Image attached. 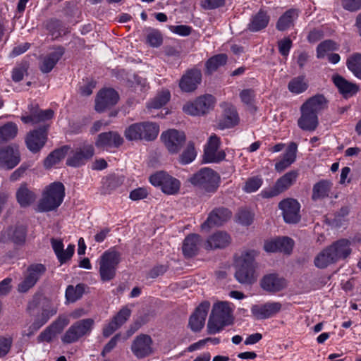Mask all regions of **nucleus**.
<instances>
[{
    "instance_id": "1",
    "label": "nucleus",
    "mask_w": 361,
    "mask_h": 361,
    "mask_svg": "<svg viewBox=\"0 0 361 361\" xmlns=\"http://www.w3.org/2000/svg\"><path fill=\"white\" fill-rule=\"evenodd\" d=\"M351 244V241L345 238L333 242L315 257L314 265L319 269H324L341 260H345L352 252Z\"/></svg>"
},
{
    "instance_id": "2",
    "label": "nucleus",
    "mask_w": 361,
    "mask_h": 361,
    "mask_svg": "<svg viewBox=\"0 0 361 361\" xmlns=\"http://www.w3.org/2000/svg\"><path fill=\"white\" fill-rule=\"evenodd\" d=\"M233 323L232 310L228 302L214 303L207 322V333L215 334Z\"/></svg>"
},
{
    "instance_id": "3",
    "label": "nucleus",
    "mask_w": 361,
    "mask_h": 361,
    "mask_svg": "<svg viewBox=\"0 0 361 361\" xmlns=\"http://www.w3.org/2000/svg\"><path fill=\"white\" fill-rule=\"evenodd\" d=\"M257 252L251 250L243 252L236 261V271L235 277L243 284H252L257 278L255 275L256 263L255 257Z\"/></svg>"
},
{
    "instance_id": "4",
    "label": "nucleus",
    "mask_w": 361,
    "mask_h": 361,
    "mask_svg": "<svg viewBox=\"0 0 361 361\" xmlns=\"http://www.w3.org/2000/svg\"><path fill=\"white\" fill-rule=\"evenodd\" d=\"M65 188L60 182L50 184L43 192L42 197L38 204V211L49 212L57 209L63 200Z\"/></svg>"
},
{
    "instance_id": "5",
    "label": "nucleus",
    "mask_w": 361,
    "mask_h": 361,
    "mask_svg": "<svg viewBox=\"0 0 361 361\" xmlns=\"http://www.w3.org/2000/svg\"><path fill=\"white\" fill-rule=\"evenodd\" d=\"M219 176L214 170L203 168L193 174L188 180L193 185L206 192H214L219 187Z\"/></svg>"
},
{
    "instance_id": "6",
    "label": "nucleus",
    "mask_w": 361,
    "mask_h": 361,
    "mask_svg": "<svg viewBox=\"0 0 361 361\" xmlns=\"http://www.w3.org/2000/svg\"><path fill=\"white\" fill-rule=\"evenodd\" d=\"M120 262L121 254L116 250H107L102 254L99 260V275L102 281H109L114 279Z\"/></svg>"
},
{
    "instance_id": "7",
    "label": "nucleus",
    "mask_w": 361,
    "mask_h": 361,
    "mask_svg": "<svg viewBox=\"0 0 361 361\" xmlns=\"http://www.w3.org/2000/svg\"><path fill=\"white\" fill-rule=\"evenodd\" d=\"M91 318L83 319L73 324L61 337L63 343L69 344L77 342L80 338L89 334L94 325Z\"/></svg>"
},
{
    "instance_id": "8",
    "label": "nucleus",
    "mask_w": 361,
    "mask_h": 361,
    "mask_svg": "<svg viewBox=\"0 0 361 361\" xmlns=\"http://www.w3.org/2000/svg\"><path fill=\"white\" fill-rule=\"evenodd\" d=\"M46 271V267L42 264H32L28 266L23 273V281L18 285V291L27 293L35 286Z\"/></svg>"
},
{
    "instance_id": "9",
    "label": "nucleus",
    "mask_w": 361,
    "mask_h": 361,
    "mask_svg": "<svg viewBox=\"0 0 361 361\" xmlns=\"http://www.w3.org/2000/svg\"><path fill=\"white\" fill-rule=\"evenodd\" d=\"M130 349L137 359H144L154 353V341L149 335L140 334L133 341Z\"/></svg>"
},
{
    "instance_id": "10",
    "label": "nucleus",
    "mask_w": 361,
    "mask_h": 361,
    "mask_svg": "<svg viewBox=\"0 0 361 361\" xmlns=\"http://www.w3.org/2000/svg\"><path fill=\"white\" fill-rule=\"evenodd\" d=\"M149 180L152 185L160 186L161 190L167 195L176 194L180 189V181L164 171L152 175Z\"/></svg>"
},
{
    "instance_id": "11",
    "label": "nucleus",
    "mask_w": 361,
    "mask_h": 361,
    "mask_svg": "<svg viewBox=\"0 0 361 361\" xmlns=\"http://www.w3.org/2000/svg\"><path fill=\"white\" fill-rule=\"evenodd\" d=\"M214 97L211 94H205L198 97L195 101L185 104L183 110L192 116L203 115L214 107Z\"/></svg>"
},
{
    "instance_id": "12",
    "label": "nucleus",
    "mask_w": 361,
    "mask_h": 361,
    "mask_svg": "<svg viewBox=\"0 0 361 361\" xmlns=\"http://www.w3.org/2000/svg\"><path fill=\"white\" fill-rule=\"evenodd\" d=\"M298 176V171H290L279 178L275 185L270 189L262 192V196L270 198L283 192L293 185Z\"/></svg>"
},
{
    "instance_id": "13",
    "label": "nucleus",
    "mask_w": 361,
    "mask_h": 361,
    "mask_svg": "<svg viewBox=\"0 0 361 361\" xmlns=\"http://www.w3.org/2000/svg\"><path fill=\"white\" fill-rule=\"evenodd\" d=\"M161 138L166 149L171 154L179 152L186 141L184 132L176 129H170L162 133Z\"/></svg>"
},
{
    "instance_id": "14",
    "label": "nucleus",
    "mask_w": 361,
    "mask_h": 361,
    "mask_svg": "<svg viewBox=\"0 0 361 361\" xmlns=\"http://www.w3.org/2000/svg\"><path fill=\"white\" fill-rule=\"evenodd\" d=\"M119 99L118 92L112 88L101 90L95 99V110L102 113L116 105Z\"/></svg>"
},
{
    "instance_id": "15",
    "label": "nucleus",
    "mask_w": 361,
    "mask_h": 361,
    "mask_svg": "<svg viewBox=\"0 0 361 361\" xmlns=\"http://www.w3.org/2000/svg\"><path fill=\"white\" fill-rule=\"evenodd\" d=\"M209 308L210 302L204 300L195 309L188 322V326L192 331L199 332L203 329Z\"/></svg>"
},
{
    "instance_id": "16",
    "label": "nucleus",
    "mask_w": 361,
    "mask_h": 361,
    "mask_svg": "<svg viewBox=\"0 0 361 361\" xmlns=\"http://www.w3.org/2000/svg\"><path fill=\"white\" fill-rule=\"evenodd\" d=\"M48 128L49 126H43L27 135L25 142L31 152L36 153L44 147L47 140Z\"/></svg>"
},
{
    "instance_id": "17",
    "label": "nucleus",
    "mask_w": 361,
    "mask_h": 361,
    "mask_svg": "<svg viewBox=\"0 0 361 361\" xmlns=\"http://www.w3.org/2000/svg\"><path fill=\"white\" fill-rule=\"evenodd\" d=\"M279 207L283 212V216L286 223L295 224L300 221V206L296 200L285 199L279 202Z\"/></svg>"
},
{
    "instance_id": "18",
    "label": "nucleus",
    "mask_w": 361,
    "mask_h": 361,
    "mask_svg": "<svg viewBox=\"0 0 361 361\" xmlns=\"http://www.w3.org/2000/svg\"><path fill=\"white\" fill-rule=\"evenodd\" d=\"M232 216V212L226 207L214 209L209 214L207 220L202 224V229H209L214 226H220L228 221Z\"/></svg>"
},
{
    "instance_id": "19",
    "label": "nucleus",
    "mask_w": 361,
    "mask_h": 361,
    "mask_svg": "<svg viewBox=\"0 0 361 361\" xmlns=\"http://www.w3.org/2000/svg\"><path fill=\"white\" fill-rule=\"evenodd\" d=\"M282 308L281 303L279 302H266L261 305H255L251 307L252 316L256 319H266L274 317Z\"/></svg>"
},
{
    "instance_id": "20",
    "label": "nucleus",
    "mask_w": 361,
    "mask_h": 361,
    "mask_svg": "<svg viewBox=\"0 0 361 361\" xmlns=\"http://www.w3.org/2000/svg\"><path fill=\"white\" fill-rule=\"evenodd\" d=\"M94 155V147L85 145L71 152L66 160V164L72 167H79L86 163Z\"/></svg>"
},
{
    "instance_id": "21",
    "label": "nucleus",
    "mask_w": 361,
    "mask_h": 361,
    "mask_svg": "<svg viewBox=\"0 0 361 361\" xmlns=\"http://www.w3.org/2000/svg\"><path fill=\"white\" fill-rule=\"evenodd\" d=\"M20 161V153L16 147L6 146L0 149V167L10 170Z\"/></svg>"
},
{
    "instance_id": "22",
    "label": "nucleus",
    "mask_w": 361,
    "mask_h": 361,
    "mask_svg": "<svg viewBox=\"0 0 361 361\" xmlns=\"http://www.w3.org/2000/svg\"><path fill=\"white\" fill-rule=\"evenodd\" d=\"M202 81V73L197 68H192L185 73L180 80V88L186 92L195 90Z\"/></svg>"
},
{
    "instance_id": "23",
    "label": "nucleus",
    "mask_w": 361,
    "mask_h": 361,
    "mask_svg": "<svg viewBox=\"0 0 361 361\" xmlns=\"http://www.w3.org/2000/svg\"><path fill=\"white\" fill-rule=\"evenodd\" d=\"M64 54V49L59 47L47 55L40 58L39 70L43 73H48L52 71L56 64Z\"/></svg>"
},
{
    "instance_id": "24",
    "label": "nucleus",
    "mask_w": 361,
    "mask_h": 361,
    "mask_svg": "<svg viewBox=\"0 0 361 361\" xmlns=\"http://www.w3.org/2000/svg\"><path fill=\"white\" fill-rule=\"evenodd\" d=\"M260 285L263 290L270 293H276L286 288V281L276 274H269L262 278Z\"/></svg>"
},
{
    "instance_id": "25",
    "label": "nucleus",
    "mask_w": 361,
    "mask_h": 361,
    "mask_svg": "<svg viewBox=\"0 0 361 361\" xmlns=\"http://www.w3.org/2000/svg\"><path fill=\"white\" fill-rule=\"evenodd\" d=\"M230 243V235L226 232L218 231L203 243V247L207 250L222 249L227 247Z\"/></svg>"
},
{
    "instance_id": "26",
    "label": "nucleus",
    "mask_w": 361,
    "mask_h": 361,
    "mask_svg": "<svg viewBox=\"0 0 361 361\" xmlns=\"http://www.w3.org/2000/svg\"><path fill=\"white\" fill-rule=\"evenodd\" d=\"M27 234V228L23 225H16L5 231L0 238L1 242L6 243L10 240L15 244L21 245L24 243Z\"/></svg>"
},
{
    "instance_id": "27",
    "label": "nucleus",
    "mask_w": 361,
    "mask_h": 361,
    "mask_svg": "<svg viewBox=\"0 0 361 361\" xmlns=\"http://www.w3.org/2000/svg\"><path fill=\"white\" fill-rule=\"evenodd\" d=\"M123 142V137L116 131L100 133L95 145L97 147H118Z\"/></svg>"
},
{
    "instance_id": "28",
    "label": "nucleus",
    "mask_w": 361,
    "mask_h": 361,
    "mask_svg": "<svg viewBox=\"0 0 361 361\" xmlns=\"http://www.w3.org/2000/svg\"><path fill=\"white\" fill-rule=\"evenodd\" d=\"M332 81L344 98L352 97L359 91L358 85L349 82L338 74L332 76Z\"/></svg>"
},
{
    "instance_id": "29",
    "label": "nucleus",
    "mask_w": 361,
    "mask_h": 361,
    "mask_svg": "<svg viewBox=\"0 0 361 361\" xmlns=\"http://www.w3.org/2000/svg\"><path fill=\"white\" fill-rule=\"evenodd\" d=\"M202 240L198 234L188 235L183 244V252L186 257H192L196 255L201 246L203 247Z\"/></svg>"
},
{
    "instance_id": "30",
    "label": "nucleus",
    "mask_w": 361,
    "mask_h": 361,
    "mask_svg": "<svg viewBox=\"0 0 361 361\" xmlns=\"http://www.w3.org/2000/svg\"><path fill=\"white\" fill-rule=\"evenodd\" d=\"M301 116L298 121V126L306 131L314 130L319 124L317 115L307 109L300 107Z\"/></svg>"
},
{
    "instance_id": "31",
    "label": "nucleus",
    "mask_w": 361,
    "mask_h": 361,
    "mask_svg": "<svg viewBox=\"0 0 361 361\" xmlns=\"http://www.w3.org/2000/svg\"><path fill=\"white\" fill-rule=\"evenodd\" d=\"M16 197L18 203L21 207H27L35 202L36 200L35 193L28 188L26 183L20 184L18 188Z\"/></svg>"
},
{
    "instance_id": "32",
    "label": "nucleus",
    "mask_w": 361,
    "mask_h": 361,
    "mask_svg": "<svg viewBox=\"0 0 361 361\" xmlns=\"http://www.w3.org/2000/svg\"><path fill=\"white\" fill-rule=\"evenodd\" d=\"M298 145L295 142H290L283 154V159L275 164V169L282 172L289 167L296 159Z\"/></svg>"
},
{
    "instance_id": "33",
    "label": "nucleus",
    "mask_w": 361,
    "mask_h": 361,
    "mask_svg": "<svg viewBox=\"0 0 361 361\" xmlns=\"http://www.w3.org/2000/svg\"><path fill=\"white\" fill-rule=\"evenodd\" d=\"M328 101L323 94H317L308 99L302 106L310 111L318 114L327 107Z\"/></svg>"
},
{
    "instance_id": "34",
    "label": "nucleus",
    "mask_w": 361,
    "mask_h": 361,
    "mask_svg": "<svg viewBox=\"0 0 361 361\" xmlns=\"http://www.w3.org/2000/svg\"><path fill=\"white\" fill-rule=\"evenodd\" d=\"M238 122L239 117L236 109L230 106L224 109L223 118L220 120L219 126L221 128H229L236 126Z\"/></svg>"
},
{
    "instance_id": "35",
    "label": "nucleus",
    "mask_w": 361,
    "mask_h": 361,
    "mask_svg": "<svg viewBox=\"0 0 361 361\" xmlns=\"http://www.w3.org/2000/svg\"><path fill=\"white\" fill-rule=\"evenodd\" d=\"M298 17V12L295 9L286 11L278 20L276 29L279 31H285L294 25V20Z\"/></svg>"
},
{
    "instance_id": "36",
    "label": "nucleus",
    "mask_w": 361,
    "mask_h": 361,
    "mask_svg": "<svg viewBox=\"0 0 361 361\" xmlns=\"http://www.w3.org/2000/svg\"><path fill=\"white\" fill-rule=\"evenodd\" d=\"M70 147L64 145L60 148L56 149L51 152L44 161V166L46 169H49L52 166L58 164L68 154Z\"/></svg>"
},
{
    "instance_id": "37",
    "label": "nucleus",
    "mask_w": 361,
    "mask_h": 361,
    "mask_svg": "<svg viewBox=\"0 0 361 361\" xmlns=\"http://www.w3.org/2000/svg\"><path fill=\"white\" fill-rule=\"evenodd\" d=\"M269 21V16L267 15V12L260 10L252 17L248 25V28L252 32L259 31L267 26Z\"/></svg>"
},
{
    "instance_id": "38",
    "label": "nucleus",
    "mask_w": 361,
    "mask_h": 361,
    "mask_svg": "<svg viewBox=\"0 0 361 361\" xmlns=\"http://www.w3.org/2000/svg\"><path fill=\"white\" fill-rule=\"evenodd\" d=\"M85 285L83 283H78L76 286L69 285L66 290V300L67 303H73L80 300L84 292Z\"/></svg>"
},
{
    "instance_id": "39",
    "label": "nucleus",
    "mask_w": 361,
    "mask_h": 361,
    "mask_svg": "<svg viewBox=\"0 0 361 361\" xmlns=\"http://www.w3.org/2000/svg\"><path fill=\"white\" fill-rule=\"evenodd\" d=\"M46 28L54 38H57L61 35H66L69 32L68 28L57 19H50L48 20L46 23Z\"/></svg>"
},
{
    "instance_id": "40",
    "label": "nucleus",
    "mask_w": 361,
    "mask_h": 361,
    "mask_svg": "<svg viewBox=\"0 0 361 361\" xmlns=\"http://www.w3.org/2000/svg\"><path fill=\"white\" fill-rule=\"evenodd\" d=\"M227 61V56L224 54H220L211 57L205 64V73L211 75L217 70L220 66L226 64Z\"/></svg>"
},
{
    "instance_id": "41",
    "label": "nucleus",
    "mask_w": 361,
    "mask_h": 361,
    "mask_svg": "<svg viewBox=\"0 0 361 361\" xmlns=\"http://www.w3.org/2000/svg\"><path fill=\"white\" fill-rule=\"evenodd\" d=\"M331 189V183L327 180H321L317 183L312 189V198L313 200L323 199L329 195Z\"/></svg>"
},
{
    "instance_id": "42",
    "label": "nucleus",
    "mask_w": 361,
    "mask_h": 361,
    "mask_svg": "<svg viewBox=\"0 0 361 361\" xmlns=\"http://www.w3.org/2000/svg\"><path fill=\"white\" fill-rule=\"evenodd\" d=\"M143 129H142V140L147 141L154 140L158 135L159 128V126L152 122L141 123Z\"/></svg>"
},
{
    "instance_id": "43",
    "label": "nucleus",
    "mask_w": 361,
    "mask_h": 361,
    "mask_svg": "<svg viewBox=\"0 0 361 361\" xmlns=\"http://www.w3.org/2000/svg\"><path fill=\"white\" fill-rule=\"evenodd\" d=\"M346 65L353 75L361 80V54L354 53L350 56L347 59Z\"/></svg>"
},
{
    "instance_id": "44",
    "label": "nucleus",
    "mask_w": 361,
    "mask_h": 361,
    "mask_svg": "<svg viewBox=\"0 0 361 361\" xmlns=\"http://www.w3.org/2000/svg\"><path fill=\"white\" fill-rule=\"evenodd\" d=\"M17 133V126L13 122H8L0 128V144L14 138Z\"/></svg>"
},
{
    "instance_id": "45",
    "label": "nucleus",
    "mask_w": 361,
    "mask_h": 361,
    "mask_svg": "<svg viewBox=\"0 0 361 361\" xmlns=\"http://www.w3.org/2000/svg\"><path fill=\"white\" fill-rule=\"evenodd\" d=\"M308 87L304 76H298L293 78L288 85L290 92L294 94H300L305 92Z\"/></svg>"
},
{
    "instance_id": "46",
    "label": "nucleus",
    "mask_w": 361,
    "mask_h": 361,
    "mask_svg": "<svg viewBox=\"0 0 361 361\" xmlns=\"http://www.w3.org/2000/svg\"><path fill=\"white\" fill-rule=\"evenodd\" d=\"M226 153L224 150L204 149L203 160L207 163H219L225 159Z\"/></svg>"
},
{
    "instance_id": "47",
    "label": "nucleus",
    "mask_w": 361,
    "mask_h": 361,
    "mask_svg": "<svg viewBox=\"0 0 361 361\" xmlns=\"http://www.w3.org/2000/svg\"><path fill=\"white\" fill-rule=\"evenodd\" d=\"M142 129L143 128L141 126V123L132 124L126 129L124 135L130 141L142 140Z\"/></svg>"
},
{
    "instance_id": "48",
    "label": "nucleus",
    "mask_w": 361,
    "mask_h": 361,
    "mask_svg": "<svg viewBox=\"0 0 361 361\" xmlns=\"http://www.w3.org/2000/svg\"><path fill=\"white\" fill-rule=\"evenodd\" d=\"M32 106V116L35 118V123L45 121L47 120H49L52 118L54 116V111L51 109L47 110H41L39 109L38 106Z\"/></svg>"
},
{
    "instance_id": "49",
    "label": "nucleus",
    "mask_w": 361,
    "mask_h": 361,
    "mask_svg": "<svg viewBox=\"0 0 361 361\" xmlns=\"http://www.w3.org/2000/svg\"><path fill=\"white\" fill-rule=\"evenodd\" d=\"M170 99V92L168 90H164L159 92L153 100H152L147 105L149 108L159 109L165 105Z\"/></svg>"
},
{
    "instance_id": "50",
    "label": "nucleus",
    "mask_w": 361,
    "mask_h": 361,
    "mask_svg": "<svg viewBox=\"0 0 361 361\" xmlns=\"http://www.w3.org/2000/svg\"><path fill=\"white\" fill-rule=\"evenodd\" d=\"M337 49V44L335 42L331 39L325 40L317 46V56L319 59L324 58L327 52L336 50Z\"/></svg>"
},
{
    "instance_id": "51",
    "label": "nucleus",
    "mask_w": 361,
    "mask_h": 361,
    "mask_svg": "<svg viewBox=\"0 0 361 361\" xmlns=\"http://www.w3.org/2000/svg\"><path fill=\"white\" fill-rule=\"evenodd\" d=\"M196 157V151L193 142H188L187 147L180 155V161L183 164L192 162Z\"/></svg>"
},
{
    "instance_id": "52",
    "label": "nucleus",
    "mask_w": 361,
    "mask_h": 361,
    "mask_svg": "<svg viewBox=\"0 0 361 361\" xmlns=\"http://www.w3.org/2000/svg\"><path fill=\"white\" fill-rule=\"evenodd\" d=\"M49 319V316L47 310H43L42 314L35 319V322L31 324L29 327V334H27L28 336L32 335L35 332L39 330L41 326H42L44 324L47 322Z\"/></svg>"
},
{
    "instance_id": "53",
    "label": "nucleus",
    "mask_w": 361,
    "mask_h": 361,
    "mask_svg": "<svg viewBox=\"0 0 361 361\" xmlns=\"http://www.w3.org/2000/svg\"><path fill=\"white\" fill-rule=\"evenodd\" d=\"M68 324L69 319L66 316H59L49 327L56 335L60 334Z\"/></svg>"
},
{
    "instance_id": "54",
    "label": "nucleus",
    "mask_w": 361,
    "mask_h": 361,
    "mask_svg": "<svg viewBox=\"0 0 361 361\" xmlns=\"http://www.w3.org/2000/svg\"><path fill=\"white\" fill-rule=\"evenodd\" d=\"M131 310L127 307H123L112 318V320L121 327L129 319Z\"/></svg>"
},
{
    "instance_id": "55",
    "label": "nucleus",
    "mask_w": 361,
    "mask_h": 361,
    "mask_svg": "<svg viewBox=\"0 0 361 361\" xmlns=\"http://www.w3.org/2000/svg\"><path fill=\"white\" fill-rule=\"evenodd\" d=\"M29 65L27 62L21 63L18 67L13 68L12 79L14 82H20L23 80L24 74L27 73Z\"/></svg>"
},
{
    "instance_id": "56",
    "label": "nucleus",
    "mask_w": 361,
    "mask_h": 361,
    "mask_svg": "<svg viewBox=\"0 0 361 361\" xmlns=\"http://www.w3.org/2000/svg\"><path fill=\"white\" fill-rule=\"evenodd\" d=\"M241 102L247 105L252 106L255 102V93L252 89H245L240 92Z\"/></svg>"
},
{
    "instance_id": "57",
    "label": "nucleus",
    "mask_w": 361,
    "mask_h": 361,
    "mask_svg": "<svg viewBox=\"0 0 361 361\" xmlns=\"http://www.w3.org/2000/svg\"><path fill=\"white\" fill-rule=\"evenodd\" d=\"M12 343L11 337L0 336V357L6 356L9 353Z\"/></svg>"
},
{
    "instance_id": "58",
    "label": "nucleus",
    "mask_w": 361,
    "mask_h": 361,
    "mask_svg": "<svg viewBox=\"0 0 361 361\" xmlns=\"http://www.w3.org/2000/svg\"><path fill=\"white\" fill-rule=\"evenodd\" d=\"M237 219L241 224L249 226L253 221V215L247 209H240L237 214Z\"/></svg>"
},
{
    "instance_id": "59",
    "label": "nucleus",
    "mask_w": 361,
    "mask_h": 361,
    "mask_svg": "<svg viewBox=\"0 0 361 361\" xmlns=\"http://www.w3.org/2000/svg\"><path fill=\"white\" fill-rule=\"evenodd\" d=\"M147 41L152 47H159L162 43L161 35L158 30H152L147 36Z\"/></svg>"
},
{
    "instance_id": "60",
    "label": "nucleus",
    "mask_w": 361,
    "mask_h": 361,
    "mask_svg": "<svg viewBox=\"0 0 361 361\" xmlns=\"http://www.w3.org/2000/svg\"><path fill=\"white\" fill-rule=\"evenodd\" d=\"M262 183V179L257 177L249 178L245 185L244 190L247 192H252L259 188Z\"/></svg>"
},
{
    "instance_id": "61",
    "label": "nucleus",
    "mask_w": 361,
    "mask_h": 361,
    "mask_svg": "<svg viewBox=\"0 0 361 361\" xmlns=\"http://www.w3.org/2000/svg\"><path fill=\"white\" fill-rule=\"evenodd\" d=\"M341 4L345 10L350 12L361 9V0H342Z\"/></svg>"
},
{
    "instance_id": "62",
    "label": "nucleus",
    "mask_w": 361,
    "mask_h": 361,
    "mask_svg": "<svg viewBox=\"0 0 361 361\" xmlns=\"http://www.w3.org/2000/svg\"><path fill=\"white\" fill-rule=\"evenodd\" d=\"M279 252L290 253L293 248V240L288 237H283L278 238Z\"/></svg>"
},
{
    "instance_id": "63",
    "label": "nucleus",
    "mask_w": 361,
    "mask_h": 361,
    "mask_svg": "<svg viewBox=\"0 0 361 361\" xmlns=\"http://www.w3.org/2000/svg\"><path fill=\"white\" fill-rule=\"evenodd\" d=\"M226 0H202L201 6L204 9L212 10L224 5Z\"/></svg>"
},
{
    "instance_id": "64",
    "label": "nucleus",
    "mask_w": 361,
    "mask_h": 361,
    "mask_svg": "<svg viewBox=\"0 0 361 361\" xmlns=\"http://www.w3.org/2000/svg\"><path fill=\"white\" fill-rule=\"evenodd\" d=\"M292 46V41L290 38H285L279 42V50L281 55L288 56Z\"/></svg>"
}]
</instances>
